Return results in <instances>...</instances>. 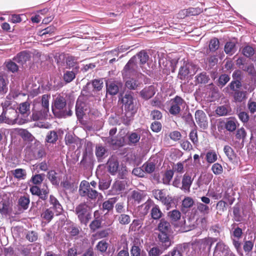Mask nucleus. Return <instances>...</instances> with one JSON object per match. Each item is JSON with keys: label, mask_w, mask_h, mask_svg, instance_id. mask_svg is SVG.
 <instances>
[{"label": "nucleus", "mask_w": 256, "mask_h": 256, "mask_svg": "<svg viewBox=\"0 0 256 256\" xmlns=\"http://www.w3.org/2000/svg\"><path fill=\"white\" fill-rule=\"evenodd\" d=\"M50 96L47 94L42 96L40 102H36L32 114L34 120H38L46 118L49 112V99Z\"/></svg>", "instance_id": "nucleus-1"}, {"label": "nucleus", "mask_w": 256, "mask_h": 256, "mask_svg": "<svg viewBox=\"0 0 256 256\" xmlns=\"http://www.w3.org/2000/svg\"><path fill=\"white\" fill-rule=\"evenodd\" d=\"M134 58H132L124 66L122 71L124 78L132 76H136L138 78H142V74L139 72L140 68V64Z\"/></svg>", "instance_id": "nucleus-2"}, {"label": "nucleus", "mask_w": 256, "mask_h": 256, "mask_svg": "<svg viewBox=\"0 0 256 256\" xmlns=\"http://www.w3.org/2000/svg\"><path fill=\"white\" fill-rule=\"evenodd\" d=\"M199 67L192 62L184 61L179 70L178 76L181 80L188 79L196 74Z\"/></svg>", "instance_id": "nucleus-3"}, {"label": "nucleus", "mask_w": 256, "mask_h": 256, "mask_svg": "<svg viewBox=\"0 0 256 256\" xmlns=\"http://www.w3.org/2000/svg\"><path fill=\"white\" fill-rule=\"evenodd\" d=\"M79 193L82 196H88L92 200L96 199L98 196L102 197L100 194L90 188V183L86 180H83L80 182Z\"/></svg>", "instance_id": "nucleus-4"}, {"label": "nucleus", "mask_w": 256, "mask_h": 256, "mask_svg": "<svg viewBox=\"0 0 256 256\" xmlns=\"http://www.w3.org/2000/svg\"><path fill=\"white\" fill-rule=\"evenodd\" d=\"M76 213L82 223L86 224L91 218V210L86 204H81L76 208Z\"/></svg>", "instance_id": "nucleus-5"}, {"label": "nucleus", "mask_w": 256, "mask_h": 256, "mask_svg": "<svg viewBox=\"0 0 256 256\" xmlns=\"http://www.w3.org/2000/svg\"><path fill=\"white\" fill-rule=\"evenodd\" d=\"M2 122L9 124H20L18 120V114L16 110L14 108H10L2 112Z\"/></svg>", "instance_id": "nucleus-6"}, {"label": "nucleus", "mask_w": 256, "mask_h": 256, "mask_svg": "<svg viewBox=\"0 0 256 256\" xmlns=\"http://www.w3.org/2000/svg\"><path fill=\"white\" fill-rule=\"evenodd\" d=\"M153 194L154 198L160 200L168 210L174 204L173 199L172 196H166V194L162 190H156L153 191Z\"/></svg>", "instance_id": "nucleus-7"}, {"label": "nucleus", "mask_w": 256, "mask_h": 256, "mask_svg": "<svg viewBox=\"0 0 256 256\" xmlns=\"http://www.w3.org/2000/svg\"><path fill=\"white\" fill-rule=\"evenodd\" d=\"M170 113L172 115L176 116L180 112L181 108L184 106L185 102L180 96H176L170 100Z\"/></svg>", "instance_id": "nucleus-8"}, {"label": "nucleus", "mask_w": 256, "mask_h": 256, "mask_svg": "<svg viewBox=\"0 0 256 256\" xmlns=\"http://www.w3.org/2000/svg\"><path fill=\"white\" fill-rule=\"evenodd\" d=\"M40 248L36 244H30L22 249V254L24 256H40Z\"/></svg>", "instance_id": "nucleus-9"}, {"label": "nucleus", "mask_w": 256, "mask_h": 256, "mask_svg": "<svg viewBox=\"0 0 256 256\" xmlns=\"http://www.w3.org/2000/svg\"><path fill=\"white\" fill-rule=\"evenodd\" d=\"M12 200L9 195L4 194L0 201V212L2 214H6L10 212Z\"/></svg>", "instance_id": "nucleus-10"}, {"label": "nucleus", "mask_w": 256, "mask_h": 256, "mask_svg": "<svg viewBox=\"0 0 256 256\" xmlns=\"http://www.w3.org/2000/svg\"><path fill=\"white\" fill-rule=\"evenodd\" d=\"M195 118L198 124L203 129L208 126V118L206 114L201 110H198L195 113Z\"/></svg>", "instance_id": "nucleus-11"}, {"label": "nucleus", "mask_w": 256, "mask_h": 256, "mask_svg": "<svg viewBox=\"0 0 256 256\" xmlns=\"http://www.w3.org/2000/svg\"><path fill=\"white\" fill-rule=\"evenodd\" d=\"M122 102L126 110L132 112L135 108L134 98L130 94H126L122 98Z\"/></svg>", "instance_id": "nucleus-12"}, {"label": "nucleus", "mask_w": 256, "mask_h": 256, "mask_svg": "<svg viewBox=\"0 0 256 256\" xmlns=\"http://www.w3.org/2000/svg\"><path fill=\"white\" fill-rule=\"evenodd\" d=\"M122 86V84L120 82L110 81L106 83V93L112 96L116 95Z\"/></svg>", "instance_id": "nucleus-13"}, {"label": "nucleus", "mask_w": 256, "mask_h": 256, "mask_svg": "<svg viewBox=\"0 0 256 256\" xmlns=\"http://www.w3.org/2000/svg\"><path fill=\"white\" fill-rule=\"evenodd\" d=\"M230 250L224 243L220 242L215 248L214 256H225Z\"/></svg>", "instance_id": "nucleus-14"}, {"label": "nucleus", "mask_w": 256, "mask_h": 256, "mask_svg": "<svg viewBox=\"0 0 256 256\" xmlns=\"http://www.w3.org/2000/svg\"><path fill=\"white\" fill-rule=\"evenodd\" d=\"M193 180L194 178L188 174L186 173L182 178L181 189L185 192H190Z\"/></svg>", "instance_id": "nucleus-15"}, {"label": "nucleus", "mask_w": 256, "mask_h": 256, "mask_svg": "<svg viewBox=\"0 0 256 256\" xmlns=\"http://www.w3.org/2000/svg\"><path fill=\"white\" fill-rule=\"evenodd\" d=\"M142 248L140 243L135 240L130 250L131 256H147L146 252L142 250Z\"/></svg>", "instance_id": "nucleus-16"}, {"label": "nucleus", "mask_w": 256, "mask_h": 256, "mask_svg": "<svg viewBox=\"0 0 256 256\" xmlns=\"http://www.w3.org/2000/svg\"><path fill=\"white\" fill-rule=\"evenodd\" d=\"M170 234L169 233L160 232L158 236V241L165 249L170 247L172 244Z\"/></svg>", "instance_id": "nucleus-17"}, {"label": "nucleus", "mask_w": 256, "mask_h": 256, "mask_svg": "<svg viewBox=\"0 0 256 256\" xmlns=\"http://www.w3.org/2000/svg\"><path fill=\"white\" fill-rule=\"evenodd\" d=\"M136 78L126 77L127 80H125V86L129 90H134L140 86L142 82L139 80L140 78L136 76Z\"/></svg>", "instance_id": "nucleus-18"}, {"label": "nucleus", "mask_w": 256, "mask_h": 256, "mask_svg": "<svg viewBox=\"0 0 256 256\" xmlns=\"http://www.w3.org/2000/svg\"><path fill=\"white\" fill-rule=\"evenodd\" d=\"M156 92L155 88L153 86H150L142 89L140 92V94L142 98L148 100L152 98Z\"/></svg>", "instance_id": "nucleus-19"}, {"label": "nucleus", "mask_w": 256, "mask_h": 256, "mask_svg": "<svg viewBox=\"0 0 256 256\" xmlns=\"http://www.w3.org/2000/svg\"><path fill=\"white\" fill-rule=\"evenodd\" d=\"M30 58V54L26 51H23L18 54L17 56L14 58V60L20 65L22 66L27 61L29 60Z\"/></svg>", "instance_id": "nucleus-20"}, {"label": "nucleus", "mask_w": 256, "mask_h": 256, "mask_svg": "<svg viewBox=\"0 0 256 256\" xmlns=\"http://www.w3.org/2000/svg\"><path fill=\"white\" fill-rule=\"evenodd\" d=\"M66 105V100L65 98L63 96L58 95L56 96L54 100V108H52V110L53 111L54 114H55L56 110H62Z\"/></svg>", "instance_id": "nucleus-21"}, {"label": "nucleus", "mask_w": 256, "mask_h": 256, "mask_svg": "<svg viewBox=\"0 0 256 256\" xmlns=\"http://www.w3.org/2000/svg\"><path fill=\"white\" fill-rule=\"evenodd\" d=\"M132 58H135L134 60L138 62L140 66L143 69V65L146 62L149 56L145 51L142 50Z\"/></svg>", "instance_id": "nucleus-22"}, {"label": "nucleus", "mask_w": 256, "mask_h": 256, "mask_svg": "<svg viewBox=\"0 0 256 256\" xmlns=\"http://www.w3.org/2000/svg\"><path fill=\"white\" fill-rule=\"evenodd\" d=\"M49 202L50 205L52 206L50 208L55 210L56 215L60 214L62 210V208L58 200L54 196L50 195Z\"/></svg>", "instance_id": "nucleus-23"}, {"label": "nucleus", "mask_w": 256, "mask_h": 256, "mask_svg": "<svg viewBox=\"0 0 256 256\" xmlns=\"http://www.w3.org/2000/svg\"><path fill=\"white\" fill-rule=\"evenodd\" d=\"M160 232L169 233L172 231L171 225L169 222L164 219H162L158 226Z\"/></svg>", "instance_id": "nucleus-24"}, {"label": "nucleus", "mask_w": 256, "mask_h": 256, "mask_svg": "<svg viewBox=\"0 0 256 256\" xmlns=\"http://www.w3.org/2000/svg\"><path fill=\"white\" fill-rule=\"evenodd\" d=\"M108 169L109 172L112 174H114L118 168V160L115 158L112 157L109 159L108 162Z\"/></svg>", "instance_id": "nucleus-25"}, {"label": "nucleus", "mask_w": 256, "mask_h": 256, "mask_svg": "<svg viewBox=\"0 0 256 256\" xmlns=\"http://www.w3.org/2000/svg\"><path fill=\"white\" fill-rule=\"evenodd\" d=\"M230 108L228 106H218L216 110V114L219 116H225L230 114Z\"/></svg>", "instance_id": "nucleus-26"}, {"label": "nucleus", "mask_w": 256, "mask_h": 256, "mask_svg": "<svg viewBox=\"0 0 256 256\" xmlns=\"http://www.w3.org/2000/svg\"><path fill=\"white\" fill-rule=\"evenodd\" d=\"M195 78L196 84H206L210 80L209 76L204 72L198 74Z\"/></svg>", "instance_id": "nucleus-27"}, {"label": "nucleus", "mask_w": 256, "mask_h": 256, "mask_svg": "<svg viewBox=\"0 0 256 256\" xmlns=\"http://www.w3.org/2000/svg\"><path fill=\"white\" fill-rule=\"evenodd\" d=\"M12 174L14 178L21 180H24L26 176V172L25 170L22 168H16L12 171Z\"/></svg>", "instance_id": "nucleus-28"}, {"label": "nucleus", "mask_w": 256, "mask_h": 256, "mask_svg": "<svg viewBox=\"0 0 256 256\" xmlns=\"http://www.w3.org/2000/svg\"><path fill=\"white\" fill-rule=\"evenodd\" d=\"M151 216L153 219L158 220L160 219L162 215L160 208L157 205H154L151 210Z\"/></svg>", "instance_id": "nucleus-29"}, {"label": "nucleus", "mask_w": 256, "mask_h": 256, "mask_svg": "<svg viewBox=\"0 0 256 256\" xmlns=\"http://www.w3.org/2000/svg\"><path fill=\"white\" fill-rule=\"evenodd\" d=\"M206 158L208 163L212 164L217 160L218 156L214 150H210L206 154Z\"/></svg>", "instance_id": "nucleus-30"}, {"label": "nucleus", "mask_w": 256, "mask_h": 256, "mask_svg": "<svg viewBox=\"0 0 256 256\" xmlns=\"http://www.w3.org/2000/svg\"><path fill=\"white\" fill-rule=\"evenodd\" d=\"M30 198L27 196H23L18 199V205L22 208L23 210H26L30 204Z\"/></svg>", "instance_id": "nucleus-31"}, {"label": "nucleus", "mask_w": 256, "mask_h": 256, "mask_svg": "<svg viewBox=\"0 0 256 256\" xmlns=\"http://www.w3.org/2000/svg\"><path fill=\"white\" fill-rule=\"evenodd\" d=\"M144 172L150 174L154 172L156 168V164L152 162L148 161L144 164L142 166Z\"/></svg>", "instance_id": "nucleus-32"}, {"label": "nucleus", "mask_w": 256, "mask_h": 256, "mask_svg": "<svg viewBox=\"0 0 256 256\" xmlns=\"http://www.w3.org/2000/svg\"><path fill=\"white\" fill-rule=\"evenodd\" d=\"M237 127V122L234 120H228L225 124V128L229 132L234 131Z\"/></svg>", "instance_id": "nucleus-33"}, {"label": "nucleus", "mask_w": 256, "mask_h": 256, "mask_svg": "<svg viewBox=\"0 0 256 256\" xmlns=\"http://www.w3.org/2000/svg\"><path fill=\"white\" fill-rule=\"evenodd\" d=\"M124 184L121 181H116L112 187V192L114 194H119V192L124 188Z\"/></svg>", "instance_id": "nucleus-34"}, {"label": "nucleus", "mask_w": 256, "mask_h": 256, "mask_svg": "<svg viewBox=\"0 0 256 256\" xmlns=\"http://www.w3.org/2000/svg\"><path fill=\"white\" fill-rule=\"evenodd\" d=\"M150 105L152 106L162 108H164V102L162 99L158 96H156L153 100H150Z\"/></svg>", "instance_id": "nucleus-35"}, {"label": "nucleus", "mask_w": 256, "mask_h": 256, "mask_svg": "<svg viewBox=\"0 0 256 256\" xmlns=\"http://www.w3.org/2000/svg\"><path fill=\"white\" fill-rule=\"evenodd\" d=\"M8 90L7 84L4 76L2 74H0V92L1 94H5Z\"/></svg>", "instance_id": "nucleus-36"}, {"label": "nucleus", "mask_w": 256, "mask_h": 256, "mask_svg": "<svg viewBox=\"0 0 256 256\" xmlns=\"http://www.w3.org/2000/svg\"><path fill=\"white\" fill-rule=\"evenodd\" d=\"M54 214L52 210V208L46 209L42 214V218L47 220L50 222L54 216Z\"/></svg>", "instance_id": "nucleus-37"}, {"label": "nucleus", "mask_w": 256, "mask_h": 256, "mask_svg": "<svg viewBox=\"0 0 256 256\" xmlns=\"http://www.w3.org/2000/svg\"><path fill=\"white\" fill-rule=\"evenodd\" d=\"M225 52L228 54L232 55L236 51L235 44L233 42H228L224 46Z\"/></svg>", "instance_id": "nucleus-38"}, {"label": "nucleus", "mask_w": 256, "mask_h": 256, "mask_svg": "<svg viewBox=\"0 0 256 256\" xmlns=\"http://www.w3.org/2000/svg\"><path fill=\"white\" fill-rule=\"evenodd\" d=\"M49 194V189L46 184H44L42 188H41L40 194L38 196L42 200H45L48 198Z\"/></svg>", "instance_id": "nucleus-39"}, {"label": "nucleus", "mask_w": 256, "mask_h": 256, "mask_svg": "<svg viewBox=\"0 0 256 256\" xmlns=\"http://www.w3.org/2000/svg\"><path fill=\"white\" fill-rule=\"evenodd\" d=\"M127 49L122 48V46L121 47H118L117 49H114L110 52H106V54H107L108 58H112L114 56H118V54L120 52H124V50H126Z\"/></svg>", "instance_id": "nucleus-40"}, {"label": "nucleus", "mask_w": 256, "mask_h": 256, "mask_svg": "<svg viewBox=\"0 0 256 256\" xmlns=\"http://www.w3.org/2000/svg\"><path fill=\"white\" fill-rule=\"evenodd\" d=\"M20 135L25 140L28 141H32L34 136L28 130L24 129H20L19 130Z\"/></svg>", "instance_id": "nucleus-41"}, {"label": "nucleus", "mask_w": 256, "mask_h": 256, "mask_svg": "<svg viewBox=\"0 0 256 256\" xmlns=\"http://www.w3.org/2000/svg\"><path fill=\"white\" fill-rule=\"evenodd\" d=\"M20 112L22 114H28L30 113V104L28 102H22L20 104Z\"/></svg>", "instance_id": "nucleus-42"}, {"label": "nucleus", "mask_w": 256, "mask_h": 256, "mask_svg": "<svg viewBox=\"0 0 256 256\" xmlns=\"http://www.w3.org/2000/svg\"><path fill=\"white\" fill-rule=\"evenodd\" d=\"M168 216L171 220L174 222H176L179 220L181 217V213L180 211L174 210L168 213Z\"/></svg>", "instance_id": "nucleus-43"}, {"label": "nucleus", "mask_w": 256, "mask_h": 256, "mask_svg": "<svg viewBox=\"0 0 256 256\" xmlns=\"http://www.w3.org/2000/svg\"><path fill=\"white\" fill-rule=\"evenodd\" d=\"M57 174L54 170H50L48 172V178L53 184H58V180L56 176Z\"/></svg>", "instance_id": "nucleus-44"}, {"label": "nucleus", "mask_w": 256, "mask_h": 256, "mask_svg": "<svg viewBox=\"0 0 256 256\" xmlns=\"http://www.w3.org/2000/svg\"><path fill=\"white\" fill-rule=\"evenodd\" d=\"M211 170L216 175H220L223 172L222 166L218 163H214L211 168Z\"/></svg>", "instance_id": "nucleus-45"}, {"label": "nucleus", "mask_w": 256, "mask_h": 256, "mask_svg": "<svg viewBox=\"0 0 256 256\" xmlns=\"http://www.w3.org/2000/svg\"><path fill=\"white\" fill-rule=\"evenodd\" d=\"M197 209L204 216H205L210 212L209 206L202 203L198 204Z\"/></svg>", "instance_id": "nucleus-46"}, {"label": "nucleus", "mask_w": 256, "mask_h": 256, "mask_svg": "<svg viewBox=\"0 0 256 256\" xmlns=\"http://www.w3.org/2000/svg\"><path fill=\"white\" fill-rule=\"evenodd\" d=\"M162 251L158 246H154L148 250V256H160Z\"/></svg>", "instance_id": "nucleus-47"}, {"label": "nucleus", "mask_w": 256, "mask_h": 256, "mask_svg": "<svg viewBox=\"0 0 256 256\" xmlns=\"http://www.w3.org/2000/svg\"><path fill=\"white\" fill-rule=\"evenodd\" d=\"M58 140V134L55 131L50 132L46 136V141L50 143H54Z\"/></svg>", "instance_id": "nucleus-48"}, {"label": "nucleus", "mask_w": 256, "mask_h": 256, "mask_svg": "<svg viewBox=\"0 0 256 256\" xmlns=\"http://www.w3.org/2000/svg\"><path fill=\"white\" fill-rule=\"evenodd\" d=\"M75 77L76 74L72 71H66L64 74V80L67 83L71 82Z\"/></svg>", "instance_id": "nucleus-49"}, {"label": "nucleus", "mask_w": 256, "mask_h": 256, "mask_svg": "<svg viewBox=\"0 0 256 256\" xmlns=\"http://www.w3.org/2000/svg\"><path fill=\"white\" fill-rule=\"evenodd\" d=\"M118 220L120 224L126 225L130 222V218L128 214H122L118 216Z\"/></svg>", "instance_id": "nucleus-50"}, {"label": "nucleus", "mask_w": 256, "mask_h": 256, "mask_svg": "<svg viewBox=\"0 0 256 256\" xmlns=\"http://www.w3.org/2000/svg\"><path fill=\"white\" fill-rule=\"evenodd\" d=\"M219 47V41L218 38H214L210 42L209 48L210 51L214 52L218 49Z\"/></svg>", "instance_id": "nucleus-51"}, {"label": "nucleus", "mask_w": 256, "mask_h": 256, "mask_svg": "<svg viewBox=\"0 0 256 256\" xmlns=\"http://www.w3.org/2000/svg\"><path fill=\"white\" fill-rule=\"evenodd\" d=\"M7 68L10 72H14L18 70V66L14 62L11 60L6 62Z\"/></svg>", "instance_id": "nucleus-52"}, {"label": "nucleus", "mask_w": 256, "mask_h": 256, "mask_svg": "<svg viewBox=\"0 0 256 256\" xmlns=\"http://www.w3.org/2000/svg\"><path fill=\"white\" fill-rule=\"evenodd\" d=\"M102 221L98 218L95 219L90 224V228L94 232L99 228L101 226Z\"/></svg>", "instance_id": "nucleus-53"}, {"label": "nucleus", "mask_w": 256, "mask_h": 256, "mask_svg": "<svg viewBox=\"0 0 256 256\" xmlns=\"http://www.w3.org/2000/svg\"><path fill=\"white\" fill-rule=\"evenodd\" d=\"M224 152L228 159L232 160L234 157V154L232 149L228 146H226L224 148Z\"/></svg>", "instance_id": "nucleus-54"}, {"label": "nucleus", "mask_w": 256, "mask_h": 256, "mask_svg": "<svg viewBox=\"0 0 256 256\" xmlns=\"http://www.w3.org/2000/svg\"><path fill=\"white\" fill-rule=\"evenodd\" d=\"M106 152V148L102 146H98L96 147V154L98 158H102Z\"/></svg>", "instance_id": "nucleus-55"}, {"label": "nucleus", "mask_w": 256, "mask_h": 256, "mask_svg": "<svg viewBox=\"0 0 256 256\" xmlns=\"http://www.w3.org/2000/svg\"><path fill=\"white\" fill-rule=\"evenodd\" d=\"M246 92L236 90L234 93V98L236 102H241L245 98Z\"/></svg>", "instance_id": "nucleus-56"}, {"label": "nucleus", "mask_w": 256, "mask_h": 256, "mask_svg": "<svg viewBox=\"0 0 256 256\" xmlns=\"http://www.w3.org/2000/svg\"><path fill=\"white\" fill-rule=\"evenodd\" d=\"M242 54L246 57H250L254 54V50L252 46H246L242 49Z\"/></svg>", "instance_id": "nucleus-57"}, {"label": "nucleus", "mask_w": 256, "mask_h": 256, "mask_svg": "<svg viewBox=\"0 0 256 256\" xmlns=\"http://www.w3.org/2000/svg\"><path fill=\"white\" fill-rule=\"evenodd\" d=\"M230 79L229 76L227 74L221 75L218 79V86H224L230 80Z\"/></svg>", "instance_id": "nucleus-58"}, {"label": "nucleus", "mask_w": 256, "mask_h": 256, "mask_svg": "<svg viewBox=\"0 0 256 256\" xmlns=\"http://www.w3.org/2000/svg\"><path fill=\"white\" fill-rule=\"evenodd\" d=\"M194 200L192 198L190 197H186L182 200V205L185 208H190L194 204Z\"/></svg>", "instance_id": "nucleus-59"}, {"label": "nucleus", "mask_w": 256, "mask_h": 256, "mask_svg": "<svg viewBox=\"0 0 256 256\" xmlns=\"http://www.w3.org/2000/svg\"><path fill=\"white\" fill-rule=\"evenodd\" d=\"M44 174H35L32 178V182L35 184H40L44 180Z\"/></svg>", "instance_id": "nucleus-60"}, {"label": "nucleus", "mask_w": 256, "mask_h": 256, "mask_svg": "<svg viewBox=\"0 0 256 256\" xmlns=\"http://www.w3.org/2000/svg\"><path fill=\"white\" fill-rule=\"evenodd\" d=\"M187 10L189 16L198 15L202 12V9L199 8H190Z\"/></svg>", "instance_id": "nucleus-61"}, {"label": "nucleus", "mask_w": 256, "mask_h": 256, "mask_svg": "<svg viewBox=\"0 0 256 256\" xmlns=\"http://www.w3.org/2000/svg\"><path fill=\"white\" fill-rule=\"evenodd\" d=\"M129 141L132 144L138 142L140 139V135L136 132H132L129 136Z\"/></svg>", "instance_id": "nucleus-62"}, {"label": "nucleus", "mask_w": 256, "mask_h": 256, "mask_svg": "<svg viewBox=\"0 0 256 256\" xmlns=\"http://www.w3.org/2000/svg\"><path fill=\"white\" fill-rule=\"evenodd\" d=\"M108 246V243L104 240H101L98 242L96 248L98 250L102 252H106Z\"/></svg>", "instance_id": "nucleus-63"}, {"label": "nucleus", "mask_w": 256, "mask_h": 256, "mask_svg": "<svg viewBox=\"0 0 256 256\" xmlns=\"http://www.w3.org/2000/svg\"><path fill=\"white\" fill-rule=\"evenodd\" d=\"M76 60L72 56H68L66 58V64L67 68L73 67L76 63Z\"/></svg>", "instance_id": "nucleus-64"}]
</instances>
